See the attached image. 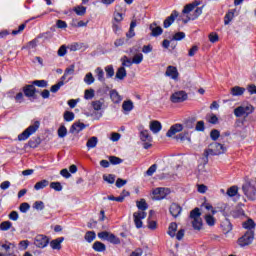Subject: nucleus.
Instances as JSON below:
<instances>
[{"label":"nucleus","mask_w":256,"mask_h":256,"mask_svg":"<svg viewBox=\"0 0 256 256\" xmlns=\"http://www.w3.org/2000/svg\"><path fill=\"white\" fill-rule=\"evenodd\" d=\"M227 150V148H225V146H223V144L219 143V142H213L210 144V148L204 150V165H207V163H209V155L215 156V155H221L223 153H225V151Z\"/></svg>","instance_id":"obj_1"},{"label":"nucleus","mask_w":256,"mask_h":256,"mask_svg":"<svg viewBox=\"0 0 256 256\" xmlns=\"http://www.w3.org/2000/svg\"><path fill=\"white\" fill-rule=\"evenodd\" d=\"M190 219H192V227L196 231H201L203 227V219H201V210L199 208H194L190 212Z\"/></svg>","instance_id":"obj_2"},{"label":"nucleus","mask_w":256,"mask_h":256,"mask_svg":"<svg viewBox=\"0 0 256 256\" xmlns=\"http://www.w3.org/2000/svg\"><path fill=\"white\" fill-rule=\"evenodd\" d=\"M242 191L246 195V197H248V199L255 201V199H256V180L247 181L242 186Z\"/></svg>","instance_id":"obj_3"},{"label":"nucleus","mask_w":256,"mask_h":256,"mask_svg":"<svg viewBox=\"0 0 256 256\" xmlns=\"http://www.w3.org/2000/svg\"><path fill=\"white\" fill-rule=\"evenodd\" d=\"M40 125L41 123L39 121H35L33 125H30L26 130L18 135V141H27L28 137H31L33 133L37 132Z\"/></svg>","instance_id":"obj_4"},{"label":"nucleus","mask_w":256,"mask_h":256,"mask_svg":"<svg viewBox=\"0 0 256 256\" xmlns=\"http://www.w3.org/2000/svg\"><path fill=\"white\" fill-rule=\"evenodd\" d=\"M255 239V232L254 231H246L243 236H241L237 240V244L240 247H247L248 245H251L253 243V240Z\"/></svg>","instance_id":"obj_5"},{"label":"nucleus","mask_w":256,"mask_h":256,"mask_svg":"<svg viewBox=\"0 0 256 256\" xmlns=\"http://www.w3.org/2000/svg\"><path fill=\"white\" fill-rule=\"evenodd\" d=\"M98 237L99 239H102V241H108L113 245H119V243H121V240L119 239V237L115 236V234L108 231H102L98 233Z\"/></svg>","instance_id":"obj_6"},{"label":"nucleus","mask_w":256,"mask_h":256,"mask_svg":"<svg viewBox=\"0 0 256 256\" xmlns=\"http://www.w3.org/2000/svg\"><path fill=\"white\" fill-rule=\"evenodd\" d=\"M253 111L255 108L252 105L239 106L234 109V115L235 117H249Z\"/></svg>","instance_id":"obj_7"},{"label":"nucleus","mask_w":256,"mask_h":256,"mask_svg":"<svg viewBox=\"0 0 256 256\" xmlns=\"http://www.w3.org/2000/svg\"><path fill=\"white\" fill-rule=\"evenodd\" d=\"M22 91L25 95V97H28V99H30V101H35V99H37V88H35V86L31 83V84H27L22 88Z\"/></svg>","instance_id":"obj_8"},{"label":"nucleus","mask_w":256,"mask_h":256,"mask_svg":"<svg viewBox=\"0 0 256 256\" xmlns=\"http://www.w3.org/2000/svg\"><path fill=\"white\" fill-rule=\"evenodd\" d=\"M50 239L43 234H38L34 238V245L38 247V249H45L47 245H49Z\"/></svg>","instance_id":"obj_9"},{"label":"nucleus","mask_w":256,"mask_h":256,"mask_svg":"<svg viewBox=\"0 0 256 256\" xmlns=\"http://www.w3.org/2000/svg\"><path fill=\"white\" fill-rule=\"evenodd\" d=\"M188 97L189 96L187 95V92L180 90V91L174 92L170 96V101L172 103H183L184 101H187Z\"/></svg>","instance_id":"obj_10"},{"label":"nucleus","mask_w":256,"mask_h":256,"mask_svg":"<svg viewBox=\"0 0 256 256\" xmlns=\"http://www.w3.org/2000/svg\"><path fill=\"white\" fill-rule=\"evenodd\" d=\"M169 193H171V190L169 188H155L152 192V195H154V199L156 201H161V199H165V197H167V195H169Z\"/></svg>","instance_id":"obj_11"},{"label":"nucleus","mask_w":256,"mask_h":256,"mask_svg":"<svg viewBox=\"0 0 256 256\" xmlns=\"http://www.w3.org/2000/svg\"><path fill=\"white\" fill-rule=\"evenodd\" d=\"M133 217L136 228L141 229V227H143V221H141V219L147 217V212H134Z\"/></svg>","instance_id":"obj_12"},{"label":"nucleus","mask_w":256,"mask_h":256,"mask_svg":"<svg viewBox=\"0 0 256 256\" xmlns=\"http://www.w3.org/2000/svg\"><path fill=\"white\" fill-rule=\"evenodd\" d=\"M201 13H203V7H197L193 14L187 15L186 19H182L184 25H187L189 21H195V19H197L201 15Z\"/></svg>","instance_id":"obj_13"},{"label":"nucleus","mask_w":256,"mask_h":256,"mask_svg":"<svg viewBox=\"0 0 256 256\" xmlns=\"http://www.w3.org/2000/svg\"><path fill=\"white\" fill-rule=\"evenodd\" d=\"M165 75L166 77H170V79H173L174 81H177L179 79V71L175 66H168L166 68Z\"/></svg>","instance_id":"obj_14"},{"label":"nucleus","mask_w":256,"mask_h":256,"mask_svg":"<svg viewBox=\"0 0 256 256\" xmlns=\"http://www.w3.org/2000/svg\"><path fill=\"white\" fill-rule=\"evenodd\" d=\"M179 17V12H177V10H174L170 16H168L164 22H163V27L164 29H169V26L172 23H175V19H177Z\"/></svg>","instance_id":"obj_15"},{"label":"nucleus","mask_w":256,"mask_h":256,"mask_svg":"<svg viewBox=\"0 0 256 256\" xmlns=\"http://www.w3.org/2000/svg\"><path fill=\"white\" fill-rule=\"evenodd\" d=\"M181 211H183V208H181L180 205L177 203H172L169 207L170 215H172V217H174L175 219H177V217L181 215Z\"/></svg>","instance_id":"obj_16"},{"label":"nucleus","mask_w":256,"mask_h":256,"mask_svg":"<svg viewBox=\"0 0 256 256\" xmlns=\"http://www.w3.org/2000/svg\"><path fill=\"white\" fill-rule=\"evenodd\" d=\"M181 131H183V125L182 124H174L167 131L166 137H173V135H175L177 133H181Z\"/></svg>","instance_id":"obj_17"},{"label":"nucleus","mask_w":256,"mask_h":256,"mask_svg":"<svg viewBox=\"0 0 256 256\" xmlns=\"http://www.w3.org/2000/svg\"><path fill=\"white\" fill-rule=\"evenodd\" d=\"M149 29L151 31L152 37H159V35H163V28H161L160 26H157V23L155 22L150 24Z\"/></svg>","instance_id":"obj_18"},{"label":"nucleus","mask_w":256,"mask_h":256,"mask_svg":"<svg viewBox=\"0 0 256 256\" xmlns=\"http://www.w3.org/2000/svg\"><path fill=\"white\" fill-rule=\"evenodd\" d=\"M198 5H201V2L195 0L194 2L184 6V9L182 10V13L184 15H189V13H191V11H193Z\"/></svg>","instance_id":"obj_19"},{"label":"nucleus","mask_w":256,"mask_h":256,"mask_svg":"<svg viewBox=\"0 0 256 256\" xmlns=\"http://www.w3.org/2000/svg\"><path fill=\"white\" fill-rule=\"evenodd\" d=\"M65 241L64 237L56 238L52 241H50V247L52 249H55L56 251H61V243Z\"/></svg>","instance_id":"obj_20"},{"label":"nucleus","mask_w":256,"mask_h":256,"mask_svg":"<svg viewBox=\"0 0 256 256\" xmlns=\"http://www.w3.org/2000/svg\"><path fill=\"white\" fill-rule=\"evenodd\" d=\"M243 229H246L247 231H253L255 233V221L253 219L249 218L247 221L242 223Z\"/></svg>","instance_id":"obj_21"},{"label":"nucleus","mask_w":256,"mask_h":256,"mask_svg":"<svg viewBox=\"0 0 256 256\" xmlns=\"http://www.w3.org/2000/svg\"><path fill=\"white\" fill-rule=\"evenodd\" d=\"M246 89L241 86H234L231 88L230 93L233 97H241L245 93Z\"/></svg>","instance_id":"obj_22"},{"label":"nucleus","mask_w":256,"mask_h":256,"mask_svg":"<svg viewBox=\"0 0 256 256\" xmlns=\"http://www.w3.org/2000/svg\"><path fill=\"white\" fill-rule=\"evenodd\" d=\"M162 128L163 126L161 125V122L157 120H153L150 122V131H152V133H159Z\"/></svg>","instance_id":"obj_23"},{"label":"nucleus","mask_w":256,"mask_h":256,"mask_svg":"<svg viewBox=\"0 0 256 256\" xmlns=\"http://www.w3.org/2000/svg\"><path fill=\"white\" fill-rule=\"evenodd\" d=\"M83 129H85V124L81 122H76L70 127L69 132L75 133L76 131V133H79V131H83Z\"/></svg>","instance_id":"obj_24"},{"label":"nucleus","mask_w":256,"mask_h":256,"mask_svg":"<svg viewBox=\"0 0 256 256\" xmlns=\"http://www.w3.org/2000/svg\"><path fill=\"white\" fill-rule=\"evenodd\" d=\"M92 248L94 249V251H97L98 253H103V251H106L107 246H105V244L102 242L96 241L92 245Z\"/></svg>","instance_id":"obj_25"},{"label":"nucleus","mask_w":256,"mask_h":256,"mask_svg":"<svg viewBox=\"0 0 256 256\" xmlns=\"http://www.w3.org/2000/svg\"><path fill=\"white\" fill-rule=\"evenodd\" d=\"M97 143H99V139L96 136H92L88 139L86 147L88 149H95V147H97Z\"/></svg>","instance_id":"obj_26"},{"label":"nucleus","mask_w":256,"mask_h":256,"mask_svg":"<svg viewBox=\"0 0 256 256\" xmlns=\"http://www.w3.org/2000/svg\"><path fill=\"white\" fill-rule=\"evenodd\" d=\"M136 206L142 213H145V211H147V209H149V205L147 204L145 199H141L140 201H137Z\"/></svg>","instance_id":"obj_27"},{"label":"nucleus","mask_w":256,"mask_h":256,"mask_svg":"<svg viewBox=\"0 0 256 256\" xmlns=\"http://www.w3.org/2000/svg\"><path fill=\"white\" fill-rule=\"evenodd\" d=\"M115 77H116V79H120V81H123V79H125V77H127V70H125L124 66L118 68Z\"/></svg>","instance_id":"obj_28"},{"label":"nucleus","mask_w":256,"mask_h":256,"mask_svg":"<svg viewBox=\"0 0 256 256\" xmlns=\"http://www.w3.org/2000/svg\"><path fill=\"white\" fill-rule=\"evenodd\" d=\"M226 194L228 195V197H239V187L237 186H231L230 188H228Z\"/></svg>","instance_id":"obj_29"},{"label":"nucleus","mask_w":256,"mask_h":256,"mask_svg":"<svg viewBox=\"0 0 256 256\" xmlns=\"http://www.w3.org/2000/svg\"><path fill=\"white\" fill-rule=\"evenodd\" d=\"M140 139L141 141L145 142V141H148V142H151L153 141V137H151L149 135V130H142L140 132Z\"/></svg>","instance_id":"obj_30"},{"label":"nucleus","mask_w":256,"mask_h":256,"mask_svg":"<svg viewBox=\"0 0 256 256\" xmlns=\"http://www.w3.org/2000/svg\"><path fill=\"white\" fill-rule=\"evenodd\" d=\"M28 145L31 147V149H37V147L41 145V138L40 137L32 138L31 140L28 141Z\"/></svg>","instance_id":"obj_31"},{"label":"nucleus","mask_w":256,"mask_h":256,"mask_svg":"<svg viewBox=\"0 0 256 256\" xmlns=\"http://www.w3.org/2000/svg\"><path fill=\"white\" fill-rule=\"evenodd\" d=\"M110 98L113 103H121V96L119 95V92H117V90L110 91Z\"/></svg>","instance_id":"obj_32"},{"label":"nucleus","mask_w":256,"mask_h":256,"mask_svg":"<svg viewBox=\"0 0 256 256\" xmlns=\"http://www.w3.org/2000/svg\"><path fill=\"white\" fill-rule=\"evenodd\" d=\"M176 233H177V223L172 222L168 227V235L173 238L175 237Z\"/></svg>","instance_id":"obj_33"},{"label":"nucleus","mask_w":256,"mask_h":256,"mask_svg":"<svg viewBox=\"0 0 256 256\" xmlns=\"http://www.w3.org/2000/svg\"><path fill=\"white\" fill-rule=\"evenodd\" d=\"M133 108H134L133 101L131 100L124 101L122 104V109L127 113H129L130 111H133Z\"/></svg>","instance_id":"obj_34"},{"label":"nucleus","mask_w":256,"mask_h":256,"mask_svg":"<svg viewBox=\"0 0 256 256\" xmlns=\"http://www.w3.org/2000/svg\"><path fill=\"white\" fill-rule=\"evenodd\" d=\"M95 237H97L95 231H88L84 236L85 241H87V243H93V241H95Z\"/></svg>","instance_id":"obj_35"},{"label":"nucleus","mask_w":256,"mask_h":256,"mask_svg":"<svg viewBox=\"0 0 256 256\" xmlns=\"http://www.w3.org/2000/svg\"><path fill=\"white\" fill-rule=\"evenodd\" d=\"M49 185V182L48 180H41L39 182H37L35 185H34V189L36 191H39L40 189H45V187H47Z\"/></svg>","instance_id":"obj_36"},{"label":"nucleus","mask_w":256,"mask_h":256,"mask_svg":"<svg viewBox=\"0 0 256 256\" xmlns=\"http://www.w3.org/2000/svg\"><path fill=\"white\" fill-rule=\"evenodd\" d=\"M73 11L76 13V15H79L80 17H83L85 13H87V7L85 6H76Z\"/></svg>","instance_id":"obj_37"},{"label":"nucleus","mask_w":256,"mask_h":256,"mask_svg":"<svg viewBox=\"0 0 256 256\" xmlns=\"http://www.w3.org/2000/svg\"><path fill=\"white\" fill-rule=\"evenodd\" d=\"M132 63L134 65H140V63H143V54L142 53L135 54L132 58Z\"/></svg>","instance_id":"obj_38"},{"label":"nucleus","mask_w":256,"mask_h":256,"mask_svg":"<svg viewBox=\"0 0 256 256\" xmlns=\"http://www.w3.org/2000/svg\"><path fill=\"white\" fill-rule=\"evenodd\" d=\"M37 39H44V41H49V39H53V33L50 31L41 33L37 36Z\"/></svg>","instance_id":"obj_39"},{"label":"nucleus","mask_w":256,"mask_h":256,"mask_svg":"<svg viewBox=\"0 0 256 256\" xmlns=\"http://www.w3.org/2000/svg\"><path fill=\"white\" fill-rule=\"evenodd\" d=\"M115 179V174L103 175V180L106 181V183H109L110 185H113V183H115Z\"/></svg>","instance_id":"obj_40"},{"label":"nucleus","mask_w":256,"mask_h":256,"mask_svg":"<svg viewBox=\"0 0 256 256\" xmlns=\"http://www.w3.org/2000/svg\"><path fill=\"white\" fill-rule=\"evenodd\" d=\"M176 139L180 141H189L191 142V137H189V132H183L176 136Z\"/></svg>","instance_id":"obj_41"},{"label":"nucleus","mask_w":256,"mask_h":256,"mask_svg":"<svg viewBox=\"0 0 256 256\" xmlns=\"http://www.w3.org/2000/svg\"><path fill=\"white\" fill-rule=\"evenodd\" d=\"M206 119L208 123H211L212 125H217V123H219V118H217V115L215 114L207 115Z\"/></svg>","instance_id":"obj_42"},{"label":"nucleus","mask_w":256,"mask_h":256,"mask_svg":"<svg viewBox=\"0 0 256 256\" xmlns=\"http://www.w3.org/2000/svg\"><path fill=\"white\" fill-rule=\"evenodd\" d=\"M96 75L98 81H101L102 83H105V72L101 68L96 69Z\"/></svg>","instance_id":"obj_43"},{"label":"nucleus","mask_w":256,"mask_h":256,"mask_svg":"<svg viewBox=\"0 0 256 256\" xmlns=\"http://www.w3.org/2000/svg\"><path fill=\"white\" fill-rule=\"evenodd\" d=\"M109 162L111 165H121L123 163V159L117 157V156H109Z\"/></svg>","instance_id":"obj_44"},{"label":"nucleus","mask_w":256,"mask_h":256,"mask_svg":"<svg viewBox=\"0 0 256 256\" xmlns=\"http://www.w3.org/2000/svg\"><path fill=\"white\" fill-rule=\"evenodd\" d=\"M106 77L109 79L115 75V69L113 65H108L105 67Z\"/></svg>","instance_id":"obj_45"},{"label":"nucleus","mask_w":256,"mask_h":256,"mask_svg":"<svg viewBox=\"0 0 256 256\" xmlns=\"http://www.w3.org/2000/svg\"><path fill=\"white\" fill-rule=\"evenodd\" d=\"M11 227H13V223H11V221H4L0 224L1 231H9Z\"/></svg>","instance_id":"obj_46"},{"label":"nucleus","mask_w":256,"mask_h":256,"mask_svg":"<svg viewBox=\"0 0 256 256\" xmlns=\"http://www.w3.org/2000/svg\"><path fill=\"white\" fill-rule=\"evenodd\" d=\"M31 84L35 87H42L45 88L47 87L48 83L46 80H34L31 82Z\"/></svg>","instance_id":"obj_47"},{"label":"nucleus","mask_w":256,"mask_h":256,"mask_svg":"<svg viewBox=\"0 0 256 256\" xmlns=\"http://www.w3.org/2000/svg\"><path fill=\"white\" fill-rule=\"evenodd\" d=\"M84 82H86L87 85L95 83V77H93V74L91 72L85 75Z\"/></svg>","instance_id":"obj_48"},{"label":"nucleus","mask_w":256,"mask_h":256,"mask_svg":"<svg viewBox=\"0 0 256 256\" xmlns=\"http://www.w3.org/2000/svg\"><path fill=\"white\" fill-rule=\"evenodd\" d=\"M235 17V13L229 11L225 17H224V24L225 25H229V23H231V21H233V18Z\"/></svg>","instance_id":"obj_49"},{"label":"nucleus","mask_w":256,"mask_h":256,"mask_svg":"<svg viewBox=\"0 0 256 256\" xmlns=\"http://www.w3.org/2000/svg\"><path fill=\"white\" fill-rule=\"evenodd\" d=\"M27 23H29V20H26V23L21 24L17 30H13L12 35H19V33H23V31H25V27H27Z\"/></svg>","instance_id":"obj_50"},{"label":"nucleus","mask_w":256,"mask_h":256,"mask_svg":"<svg viewBox=\"0 0 256 256\" xmlns=\"http://www.w3.org/2000/svg\"><path fill=\"white\" fill-rule=\"evenodd\" d=\"M50 189H54V191H63V185H61V182H51Z\"/></svg>","instance_id":"obj_51"},{"label":"nucleus","mask_w":256,"mask_h":256,"mask_svg":"<svg viewBox=\"0 0 256 256\" xmlns=\"http://www.w3.org/2000/svg\"><path fill=\"white\" fill-rule=\"evenodd\" d=\"M65 83L63 81H59L57 84L51 86L50 91L51 93H57L61 87H63Z\"/></svg>","instance_id":"obj_52"},{"label":"nucleus","mask_w":256,"mask_h":256,"mask_svg":"<svg viewBox=\"0 0 256 256\" xmlns=\"http://www.w3.org/2000/svg\"><path fill=\"white\" fill-rule=\"evenodd\" d=\"M197 120L195 118H188L186 121H185V127L187 129H193V127H195V122Z\"/></svg>","instance_id":"obj_53"},{"label":"nucleus","mask_w":256,"mask_h":256,"mask_svg":"<svg viewBox=\"0 0 256 256\" xmlns=\"http://www.w3.org/2000/svg\"><path fill=\"white\" fill-rule=\"evenodd\" d=\"M93 97H95V90L93 89H87L84 92V99H93Z\"/></svg>","instance_id":"obj_54"},{"label":"nucleus","mask_w":256,"mask_h":256,"mask_svg":"<svg viewBox=\"0 0 256 256\" xmlns=\"http://www.w3.org/2000/svg\"><path fill=\"white\" fill-rule=\"evenodd\" d=\"M185 39V32H177L173 35L171 41H182Z\"/></svg>","instance_id":"obj_55"},{"label":"nucleus","mask_w":256,"mask_h":256,"mask_svg":"<svg viewBox=\"0 0 256 256\" xmlns=\"http://www.w3.org/2000/svg\"><path fill=\"white\" fill-rule=\"evenodd\" d=\"M75 119V113L71 111H65L64 112V121H73Z\"/></svg>","instance_id":"obj_56"},{"label":"nucleus","mask_w":256,"mask_h":256,"mask_svg":"<svg viewBox=\"0 0 256 256\" xmlns=\"http://www.w3.org/2000/svg\"><path fill=\"white\" fill-rule=\"evenodd\" d=\"M233 213H234V217L245 216V211L243 210V208H241V206H237Z\"/></svg>","instance_id":"obj_57"},{"label":"nucleus","mask_w":256,"mask_h":256,"mask_svg":"<svg viewBox=\"0 0 256 256\" xmlns=\"http://www.w3.org/2000/svg\"><path fill=\"white\" fill-rule=\"evenodd\" d=\"M220 136H221V133L217 129H213L210 132V137L212 141H217V139H219Z\"/></svg>","instance_id":"obj_58"},{"label":"nucleus","mask_w":256,"mask_h":256,"mask_svg":"<svg viewBox=\"0 0 256 256\" xmlns=\"http://www.w3.org/2000/svg\"><path fill=\"white\" fill-rule=\"evenodd\" d=\"M33 209H36L37 211H43V209H45V203H43V201H36L33 204Z\"/></svg>","instance_id":"obj_59"},{"label":"nucleus","mask_w":256,"mask_h":256,"mask_svg":"<svg viewBox=\"0 0 256 256\" xmlns=\"http://www.w3.org/2000/svg\"><path fill=\"white\" fill-rule=\"evenodd\" d=\"M123 67H131L133 65V60L129 59L127 56H124L122 59Z\"/></svg>","instance_id":"obj_60"},{"label":"nucleus","mask_w":256,"mask_h":256,"mask_svg":"<svg viewBox=\"0 0 256 256\" xmlns=\"http://www.w3.org/2000/svg\"><path fill=\"white\" fill-rule=\"evenodd\" d=\"M92 107L95 111H101V107H103V102H101V100L92 101Z\"/></svg>","instance_id":"obj_61"},{"label":"nucleus","mask_w":256,"mask_h":256,"mask_svg":"<svg viewBox=\"0 0 256 256\" xmlns=\"http://www.w3.org/2000/svg\"><path fill=\"white\" fill-rule=\"evenodd\" d=\"M205 221L210 227H213V225H215V217L211 216L210 214H207L205 216Z\"/></svg>","instance_id":"obj_62"},{"label":"nucleus","mask_w":256,"mask_h":256,"mask_svg":"<svg viewBox=\"0 0 256 256\" xmlns=\"http://www.w3.org/2000/svg\"><path fill=\"white\" fill-rule=\"evenodd\" d=\"M67 136V128L62 125L59 129H58V137H60L61 139H63V137Z\"/></svg>","instance_id":"obj_63"},{"label":"nucleus","mask_w":256,"mask_h":256,"mask_svg":"<svg viewBox=\"0 0 256 256\" xmlns=\"http://www.w3.org/2000/svg\"><path fill=\"white\" fill-rule=\"evenodd\" d=\"M28 209H31L29 203L23 202L22 204H20L19 210L21 211V213H27Z\"/></svg>","instance_id":"obj_64"}]
</instances>
